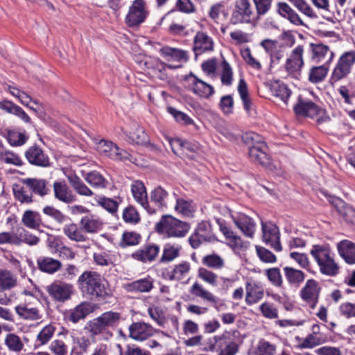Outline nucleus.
Masks as SVG:
<instances>
[{
    "mask_svg": "<svg viewBox=\"0 0 355 355\" xmlns=\"http://www.w3.org/2000/svg\"><path fill=\"white\" fill-rule=\"evenodd\" d=\"M43 212L59 223H63L67 218L64 214L53 206H46L43 208Z\"/></svg>",
    "mask_w": 355,
    "mask_h": 355,
    "instance_id": "774afa93",
    "label": "nucleus"
},
{
    "mask_svg": "<svg viewBox=\"0 0 355 355\" xmlns=\"http://www.w3.org/2000/svg\"><path fill=\"white\" fill-rule=\"evenodd\" d=\"M259 311L264 318L276 319L278 318V309L272 302H264L259 306Z\"/></svg>",
    "mask_w": 355,
    "mask_h": 355,
    "instance_id": "4d7b16f0",
    "label": "nucleus"
},
{
    "mask_svg": "<svg viewBox=\"0 0 355 355\" xmlns=\"http://www.w3.org/2000/svg\"><path fill=\"white\" fill-rule=\"evenodd\" d=\"M38 268L42 272L53 274L61 268V263L51 257H41L37 260Z\"/></svg>",
    "mask_w": 355,
    "mask_h": 355,
    "instance_id": "ea45409f",
    "label": "nucleus"
},
{
    "mask_svg": "<svg viewBox=\"0 0 355 355\" xmlns=\"http://www.w3.org/2000/svg\"><path fill=\"white\" fill-rule=\"evenodd\" d=\"M322 343L321 338L315 334H310L299 344L300 349H311Z\"/></svg>",
    "mask_w": 355,
    "mask_h": 355,
    "instance_id": "e2e57ef3",
    "label": "nucleus"
},
{
    "mask_svg": "<svg viewBox=\"0 0 355 355\" xmlns=\"http://www.w3.org/2000/svg\"><path fill=\"white\" fill-rule=\"evenodd\" d=\"M26 297L15 307V311L19 318L22 320L35 321L42 317L40 310L39 299L29 292L24 291Z\"/></svg>",
    "mask_w": 355,
    "mask_h": 355,
    "instance_id": "7ed1b4c3",
    "label": "nucleus"
},
{
    "mask_svg": "<svg viewBox=\"0 0 355 355\" xmlns=\"http://www.w3.org/2000/svg\"><path fill=\"white\" fill-rule=\"evenodd\" d=\"M234 224L247 238L252 239L256 232V223L253 218L244 213L235 212L231 214Z\"/></svg>",
    "mask_w": 355,
    "mask_h": 355,
    "instance_id": "9b49d317",
    "label": "nucleus"
},
{
    "mask_svg": "<svg viewBox=\"0 0 355 355\" xmlns=\"http://www.w3.org/2000/svg\"><path fill=\"white\" fill-rule=\"evenodd\" d=\"M149 15L147 4L144 0H134L128 8L125 23L129 28H137L143 24Z\"/></svg>",
    "mask_w": 355,
    "mask_h": 355,
    "instance_id": "423d86ee",
    "label": "nucleus"
},
{
    "mask_svg": "<svg viewBox=\"0 0 355 355\" xmlns=\"http://www.w3.org/2000/svg\"><path fill=\"white\" fill-rule=\"evenodd\" d=\"M237 89L242 100L244 109L247 112L250 113L252 109V103L249 97L247 84L243 79L239 80Z\"/></svg>",
    "mask_w": 355,
    "mask_h": 355,
    "instance_id": "3c124183",
    "label": "nucleus"
},
{
    "mask_svg": "<svg viewBox=\"0 0 355 355\" xmlns=\"http://www.w3.org/2000/svg\"><path fill=\"white\" fill-rule=\"evenodd\" d=\"M277 347L264 339H261L254 349V355H275Z\"/></svg>",
    "mask_w": 355,
    "mask_h": 355,
    "instance_id": "603ef678",
    "label": "nucleus"
},
{
    "mask_svg": "<svg viewBox=\"0 0 355 355\" xmlns=\"http://www.w3.org/2000/svg\"><path fill=\"white\" fill-rule=\"evenodd\" d=\"M55 330L56 327L52 324H49L44 327L36 336L34 349H37L42 346L46 345L53 338Z\"/></svg>",
    "mask_w": 355,
    "mask_h": 355,
    "instance_id": "cd10ccee",
    "label": "nucleus"
},
{
    "mask_svg": "<svg viewBox=\"0 0 355 355\" xmlns=\"http://www.w3.org/2000/svg\"><path fill=\"white\" fill-rule=\"evenodd\" d=\"M28 161L31 164L40 166H47L49 165V159L43 150L38 146L30 147L25 153Z\"/></svg>",
    "mask_w": 355,
    "mask_h": 355,
    "instance_id": "b1692460",
    "label": "nucleus"
},
{
    "mask_svg": "<svg viewBox=\"0 0 355 355\" xmlns=\"http://www.w3.org/2000/svg\"><path fill=\"white\" fill-rule=\"evenodd\" d=\"M96 309V305L89 302H82L74 309L69 310L67 315V319L73 324L83 320L86 316Z\"/></svg>",
    "mask_w": 355,
    "mask_h": 355,
    "instance_id": "f3484780",
    "label": "nucleus"
},
{
    "mask_svg": "<svg viewBox=\"0 0 355 355\" xmlns=\"http://www.w3.org/2000/svg\"><path fill=\"white\" fill-rule=\"evenodd\" d=\"M131 191L134 199L145 209L150 211L147 192L144 183L136 180L131 184Z\"/></svg>",
    "mask_w": 355,
    "mask_h": 355,
    "instance_id": "a878e982",
    "label": "nucleus"
},
{
    "mask_svg": "<svg viewBox=\"0 0 355 355\" xmlns=\"http://www.w3.org/2000/svg\"><path fill=\"white\" fill-rule=\"evenodd\" d=\"M190 226L188 223L182 222L171 216L163 217L157 224V231L168 237H182L189 231Z\"/></svg>",
    "mask_w": 355,
    "mask_h": 355,
    "instance_id": "39448f33",
    "label": "nucleus"
},
{
    "mask_svg": "<svg viewBox=\"0 0 355 355\" xmlns=\"http://www.w3.org/2000/svg\"><path fill=\"white\" fill-rule=\"evenodd\" d=\"M221 76L220 79L223 85H230L233 80V72L231 67L226 60L221 64Z\"/></svg>",
    "mask_w": 355,
    "mask_h": 355,
    "instance_id": "338daca9",
    "label": "nucleus"
},
{
    "mask_svg": "<svg viewBox=\"0 0 355 355\" xmlns=\"http://www.w3.org/2000/svg\"><path fill=\"white\" fill-rule=\"evenodd\" d=\"M97 150L101 155L115 161L131 160L132 156L128 151L111 141L101 140L97 144Z\"/></svg>",
    "mask_w": 355,
    "mask_h": 355,
    "instance_id": "0eeeda50",
    "label": "nucleus"
},
{
    "mask_svg": "<svg viewBox=\"0 0 355 355\" xmlns=\"http://www.w3.org/2000/svg\"><path fill=\"white\" fill-rule=\"evenodd\" d=\"M190 264L188 262H182L175 266L171 275V279L181 280L189 272Z\"/></svg>",
    "mask_w": 355,
    "mask_h": 355,
    "instance_id": "13d9d810",
    "label": "nucleus"
},
{
    "mask_svg": "<svg viewBox=\"0 0 355 355\" xmlns=\"http://www.w3.org/2000/svg\"><path fill=\"white\" fill-rule=\"evenodd\" d=\"M84 178L94 188L105 189L107 186V180L97 171H92L87 173Z\"/></svg>",
    "mask_w": 355,
    "mask_h": 355,
    "instance_id": "37998d69",
    "label": "nucleus"
},
{
    "mask_svg": "<svg viewBox=\"0 0 355 355\" xmlns=\"http://www.w3.org/2000/svg\"><path fill=\"white\" fill-rule=\"evenodd\" d=\"M180 248L178 246L166 245L163 250L161 262H170L179 256Z\"/></svg>",
    "mask_w": 355,
    "mask_h": 355,
    "instance_id": "bf43d9fd",
    "label": "nucleus"
},
{
    "mask_svg": "<svg viewBox=\"0 0 355 355\" xmlns=\"http://www.w3.org/2000/svg\"><path fill=\"white\" fill-rule=\"evenodd\" d=\"M6 90L12 96L17 98L22 105L29 107L35 112L37 111V107L30 106V103L31 102L34 103L35 105H37V101L33 100L28 94L20 90L18 87L14 85H8Z\"/></svg>",
    "mask_w": 355,
    "mask_h": 355,
    "instance_id": "4c0bfd02",
    "label": "nucleus"
},
{
    "mask_svg": "<svg viewBox=\"0 0 355 355\" xmlns=\"http://www.w3.org/2000/svg\"><path fill=\"white\" fill-rule=\"evenodd\" d=\"M63 233L68 239L73 241L84 242L87 239L82 227H78V225L74 223H69L64 225L63 227Z\"/></svg>",
    "mask_w": 355,
    "mask_h": 355,
    "instance_id": "c756f323",
    "label": "nucleus"
},
{
    "mask_svg": "<svg viewBox=\"0 0 355 355\" xmlns=\"http://www.w3.org/2000/svg\"><path fill=\"white\" fill-rule=\"evenodd\" d=\"M355 62V52L349 51L345 53L339 59L335 67L331 80L336 82L346 78L351 71L352 67Z\"/></svg>",
    "mask_w": 355,
    "mask_h": 355,
    "instance_id": "1a4fd4ad",
    "label": "nucleus"
},
{
    "mask_svg": "<svg viewBox=\"0 0 355 355\" xmlns=\"http://www.w3.org/2000/svg\"><path fill=\"white\" fill-rule=\"evenodd\" d=\"M248 155L252 162H257L266 168H272L270 159L267 154V146L264 143L253 145L250 148Z\"/></svg>",
    "mask_w": 355,
    "mask_h": 355,
    "instance_id": "4468645a",
    "label": "nucleus"
},
{
    "mask_svg": "<svg viewBox=\"0 0 355 355\" xmlns=\"http://www.w3.org/2000/svg\"><path fill=\"white\" fill-rule=\"evenodd\" d=\"M337 249L340 256L349 264L355 263V244L343 240L338 243Z\"/></svg>",
    "mask_w": 355,
    "mask_h": 355,
    "instance_id": "bb28decb",
    "label": "nucleus"
},
{
    "mask_svg": "<svg viewBox=\"0 0 355 355\" xmlns=\"http://www.w3.org/2000/svg\"><path fill=\"white\" fill-rule=\"evenodd\" d=\"M202 263L209 268L220 270L225 266V260L218 254L212 253L204 256Z\"/></svg>",
    "mask_w": 355,
    "mask_h": 355,
    "instance_id": "49530a36",
    "label": "nucleus"
},
{
    "mask_svg": "<svg viewBox=\"0 0 355 355\" xmlns=\"http://www.w3.org/2000/svg\"><path fill=\"white\" fill-rule=\"evenodd\" d=\"M214 49V41L207 33L198 31L193 38V49L196 55H200Z\"/></svg>",
    "mask_w": 355,
    "mask_h": 355,
    "instance_id": "aec40b11",
    "label": "nucleus"
},
{
    "mask_svg": "<svg viewBox=\"0 0 355 355\" xmlns=\"http://www.w3.org/2000/svg\"><path fill=\"white\" fill-rule=\"evenodd\" d=\"M294 110L297 114L313 117L318 114L319 108L313 102L300 98Z\"/></svg>",
    "mask_w": 355,
    "mask_h": 355,
    "instance_id": "7c9ffc66",
    "label": "nucleus"
},
{
    "mask_svg": "<svg viewBox=\"0 0 355 355\" xmlns=\"http://www.w3.org/2000/svg\"><path fill=\"white\" fill-rule=\"evenodd\" d=\"M68 180L76 192L84 196H92L93 191L76 175H69Z\"/></svg>",
    "mask_w": 355,
    "mask_h": 355,
    "instance_id": "c03bdc74",
    "label": "nucleus"
},
{
    "mask_svg": "<svg viewBox=\"0 0 355 355\" xmlns=\"http://www.w3.org/2000/svg\"><path fill=\"white\" fill-rule=\"evenodd\" d=\"M271 92L273 96L279 98L285 103H287L291 94L286 85L279 82H275L272 85Z\"/></svg>",
    "mask_w": 355,
    "mask_h": 355,
    "instance_id": "864d4df0",
    "label": "nucleus"
},
{
    "mask_svg": "<svg viewBox=\"0 0 355 355\" xmlns=\"http://www.w3.org/2000/svg\"><path fill=\"white\" fill-rule=\"evenodd\" d=\"M320 287L313 279H309L300 291L302 298L313 309L318 300Z\"/></svg>",
    "mask_w": 355,
    "mask_h": 355,
    "instance_id": "a211bd4d",
    "label": "nucleus"
},
{
    "mask_svg": "<svg viewBox=\"0 0 355 355\" xmlns=\"http://www.w3.org/2000/svg\"><path fill=\"white\" fill-rule=\"evenodd\" d=\"M80 225L85 233H96L103 227L102 220L94 215H88L83 217L80 221Z\"/></svg>",
    "mask_w": 355,
    "mask_h": 355,
    "instance_id": "473e14b6",
    "label": "nucleus"
},
{
    "mask_svg": "<svg viewBox=\"0 0 355 355\" xmlns=\"http://www.w3.org/2000/svg\"><path fill=\"white\" fill-rule=\"evenodd\" d=\"M262 240L277 251L282 250L279 228L272 223H261Z\"/></svg>",
    "mask_w": 355,
    "mask_h": 355,
    "instance_id": "f8f14e48",
    "label": "nucleus"
},
{
    "mask_svg": "<svg viewBox=\"0 0 355 355\" xmlns=\"http://www.w3.org/2000/svg\"><path fill=\"white\" fill-rule=\"evenodd\" d=\"M153 287V280L150 277L141 279L125 285V288L130 292H149Z\"/></svg>",
    "mask_w": 355,
    "mask_h": 355,
    "instance_id": "a19ab883",
    "label": "nucleus"
},
{
    "mask_svg": "<svg viewBox=\"0 0 355 355\" xmlns=\"http://www.w3.org/2000/svg\"><path fill=\"white\" fill-rule=\"evenodd\" d=\"M22 184L29 187L32 192L41 196L46 195L49 192L47 182L43 179L26 178L21 180Z\"/></svg>",
    "mask_w": 355,
    "mask_h": 355,
    "instance_id": "f704fd0d",
    "label": "nucleus"
},
{
    "mask_svg": "<svg viewBox=\"0 0 355 355\" xmlns=\"http://www.w3.org/2000/svg\"><path fill=\"white\" fill-rule=\"evenodd\" d=\"M5 345L10 351L18 353L24 349V343L15 334H8L5 338Z\"/></svg>",
    "mask_w": 355,
    "mask_h": 355,
    "instance_id": "5fc2aeb1",
    "label": "nucleus"
},
{
    "mask_svg": "<svg viewBox=\"0 0 355 355\" xmlns=\"http://www.w3.org/2000/svg\"><path fill=\"white\" fill-rule=\"evenodd\" d=\"M264 296L263 287L257 282H248L245 284V302L248 305H252L260 302Z\"/></svg>",
    "mask_w": 355,
    "mask_h": 355,
    "instance_id": "412c9836",
    "label": "nucleus"
},
{
    "mask_svg": "<svg viewBox=\"0 0 355 355\" xmlns=\"http://www.w3.org/2000/svg\"><path fill=\"white\" fill-rule=\"evenodd\" d=\"M198 277L200 279L204 282L210 285L213 287L218 286V276L217 274L214 272L213 271L200 267L198 270Z\"/></svg>",
    "mask_w": 355,
    "mask_h": 355,
    "instance_id": "09e8293b",
    "label": "nucleus"
},
{
    "mask_svg": "<svg viewBox=\"0 0 355 355\" xmlns=\"http://www.w3.org/2000/svg\"><path fill=\"white\" fill-rule=\"evenodd\" d=\"M190 293L193 295L200 297L214 306L218 303V298L197 282H194L191 286Z\"/></svg>",
    "mask_w": 355,
    "mask_h": 355,
    "instance_id": "c85d7f7f",
    "label": "nucleus"
},
{
    "mask_svg": "<svg viewBox=\"0 0 355 355\" xmlns=\"http://www.w3.org/2000/svg\"><path fill=\"white\" fill-rule=\"evenodd\" d=\"M121 314L114 311H107L97 318L89 320L85 329L89 333L92 338L107 331V328L114 327L121 320Z\"/></svg>",
    "mask_w": 355,
    "mask_h": 355,
    "instance_id": "f03ea898",
    "label": "nucleus"
},
{
    "mask_svg": "<svg viewBox=\"0 0 355 355\" xmlns=\"http://www.w3.org/2000/svg\"><path fill=\"white\" fill-rule=\"evenodd\" d=\"M12 190L15 199L21 203L29 204L33 202L32 191L25 184H13Z\"/></svg>",
    "mask_w": 355,
    "mask_h": 355,
    "instance_id": "58836bf2",
    "label": "nucleus"
},
{
    "mask_svg": "<svg viewBox=\"0 0 355 355\" xmlns=\"http://www.w3.org/2000/svg\"><path fill=\"white\" fill-rule=\"evenodd\" d=\"M266 275L272 284L277 287H281L283 284L282 277L277 268H272L266 270Z\"/></svg>",
    "mask_w": 355,
    "mask_h": 355,
    "instance_id": "69168bd1",
    "label": "nucleus"
},
{
    "mask_svg": "<svg viewBox=\"0 0 355 355\" xmlns=\"http://www.w3.org/2000/svg\"><path fill=\"white\" fill-rule=\"evenodd\" d=\"M53 190L55 197L63 202L70 203L75 200V196L64 182H54Z\"/></svg>",
    "mask_w": 355,
    "mask_h": 355,
    "instance_id": "72a5a7b5",
    "label": "nucleus"
},
{
    "mask_svg": "<svg viewBox=\"0 0 355 355\" xmlns=\"http://www.w3.org/2000/svg\"><path fill=\"white\" fill-rule=\"evenodd\" d=\"M78 282L82 292L87 295L101 297L105 293L101 277L96 272H84L79 277Z\"/></svg>",
    "mask_w": 355,
    "mask_h": 355,
    "instance_id": "20e7f679",
    "label": "nucleus"
},
{
    "mask_svg": "<svg viewBox=\"0 0 355 355\" xmlns=\"http://www.w3.org/2000/svg\"><path fill=\"white\" fill-rule=\"evenodd\" d=\"M123 132L131 142L139 145H148L152 150H156V146L148 142V136L144 129L136 123H132L130 127L125 128Z\"/></svg>",
    "mask_w": 355,
    "mask_h": 355,
    "instance_id": "ddd939ff",
    "label": "nucleus"
},
{
    "mask_svg": "<svg viewBox=\"0 0 355 355\" xmlns=\"http://www.w3.org/2000/svg\"><path fill=\"white\" fill-rule=\"evenodd\" d=\"M327 74V68L324 65L313 67L310 70L309 80L312 83L322 81Z\"/></svg>",
    "mask_w": 355,
    "mask_h": 355,
    "instance_id": "680f3d73",
    "label": "nucleus"
},
{
    "mask_svg": "<svg viewBox=\"0 0 355 355\" xmlns=\"http://www.w3.org/2000/svg\"><path fill=\"white\" fill-rule=\"evenodd\" d=\"M312 59L317 62H329L331 61L334 53L326 45L319 44L311 45Z\"/></svg>",
    "mask_w": 355,
    "mask_h": 355,
    "instance_id": "2f4dec72",
    "label": "nucleus"
},
{
    "mask_svg": "<svg viewBox=\"0 0 355 355\" xmlns=\"http://www.w3.org/2000/svg\"><path fill=\"white\" fill-rule=\"evenodd\" d=\"M175 193H168L162 187L155 188L150 193V202L158 207H169L174 204Z\"/></svg>",
    "mask_w": 355,
    "mask_h": 355,
    "instance_id": "6ab92c4d",
    "label": "nucleus"
},
{
    "mask_svg": "<svg viewBox=\"0 0 355 355\" xmlns=\"http://www.w3.org/2000/svg\"><path fill=\"white\" fill-rule=\"evenodd\" d=\"M1 161L6 164H12L17 166H21L23 164V161L21 157L10 151H1Z\"/></svg>",
    "mask_w": 355,
    "mask_h": 355,
    "instance_id": "0e129e2a",
    "label": "nucleus"
},
{
    "mask_svg": "<svg viewBox=\"0 0 355 355\" xmlns=\"http://www.w3.org/2000/svg\"><path fill=\"white\" fill-rule=\"evenodd\" d=\"M310 254L317 263L322 274L334 277L339 273L340 267L336 262L334 254L329 246L314 245L310 250Z\"/></svg>",
    "mask_w": 355,
    "mask_h": 355,
    "instance_id": "f257e3e1",
    "label": "nucleus"
},
{
    "mask_svg": "<svg viewBox=\"0 0 355 355\" xmlns=\"http://www.w3.org/2000/svg\"><path fill=\"white\" fill-rule=\"evenodd\" d=\"M46 291L55 301L64 302L71 298L73 293V286L65 282H54L46 286Z\"/></svg>",
    "mask_w": 355,
    "mask_h": 355,
    "instance_id": "9d476101",
    "label": "nucleus"
},
{
    "mask_svg": "<svg viewBox=\"0 0 355 355\" xmlns=\"http://www.w3.org/2000/svg\"><path fill=\"white\" fill-rule=\"evenodd\" d=\"M255 18L256 14L249 0H238L230 21L233 24L250 23Z\"/></svg>",
    "mask_w": 355,
    "mask_h": 355,
    "instance_id": "6e6552de",
    "label": "nucleus"
},
{
    "mask_svg": "<svg viewBox=\"0 0 355 355\" xmlns=\"http://www.w3.org/2000/svg\"><path fill=\"white\" fill-rule=\"evenodd\" d=\"M284 271L286 280L291 284L299 286L304 280L305 275L300 270L286 266Z\"/></svg>",
    "mask_w": 355,
    "mask_h": 355,
    "instance_id": "de8ad7c7",
    "label": "nucleus"
},
{
    "mask_svg": "<svg viewBox=\"0 0 355 355\" xmlns=\"http://www.w3.org/2000/svg\"><path fill=\"white\" fill-rule=\"evenodd\" d=\"M159 252L158 245L153 244L144 246L142 248L136 250L132 257L133 259L141 262H148L155 260Z\"/></svg>",
    "mask_w": 355,
    "mask_h": 355,
    "instance_id": "393cba45",
    "label": "nucleus"
},
{
    "mask_svg": "<svg viewBox=\"0 0 355 355\" xmlns=\"http://www.w3.org/2000/svg\"><path fill=\"white\" fill-rule=\"evenodd\" d=\"M93 258L95 263L101 266H109L114 263L111 254L107 252H96L93 254Z\"/></svg>",
    "mask_w": 355,
    "mask_h": 355,
    "instance_id": "052dcab7",
    "label": "nucleus"
},
{
    "mask_svg": "<svg viewBox=\"0 0 355 355\" xmlns=\"http://www.w3.org/2000/svg\"><path fill=\"white\" fill-rule=\"evenodd\" d=\"M74 343H77L71 350V355H83L87 353L92 344L91 340L85 336L78 338L76 336Z\"/></svg>",
    "mask_w": 355,
    "mask_h": 355,
    "instance_id": "8fccbe9b",
    "label": "nucleus"
},
{
    "mask_svg": "<svg viewBox=\"0 0 355 355\" xmlns=\"http://www.w3.org/2000/svg\"><path fill=\"white\" fill-rule=\"evenodd\" d=\"M160 53L167 61L180 62L182 60H187L186 53L181 49L164 46L160 49Z\"/></svg>",
    "mask_w": 355,
    "mask_h": 355,
    "instance_id": "79ce46f5",
    "label": "nucleus"
},
{
    "mask_svg": "<svg viewBox=\"0 0 355 355\" xmlns=\"http://www.w3.org/2000/svg\"><path fill=\"white\" fill-rule=\"evenodd\" d=\"M191 90L202 98H209L214 93V87L191 73L187 78Z\"/></svg>",
    "mask_w": 355,
    "mask_h": 355,
    "instance_id": "dca6fc26",
    "label": "nucleus"
},
{
    "mask_svg": "<svg viewBox=\"0 0 355 355\" xmlns=\"http://www.w3.org/2000/svg\"><path fill=\"white\" fill-rule=\"evenodd\" d=\"M304 50L303 46L298 45L291 51L285 64L286 70L289 73H297L302 69L304 65Z\"/></svg>",
    "mask_w": 355,
    "mask_h": 355,
    "instance_id": "2eb2a0df",
    "label": "nucleus"
},
{
    "mask_svg": "<svg viewBox=\"0 0 355 355\" xmlns=\"http://www.w3.org/2000/svg\"><path fill=\"white\" fill-rule=\"evenodd\" d=\"M220 230L228 241V245L235 250H241L247 248V244L243 241L241 238L236 235L230 227H227L224 222L217 220Z\"/></svg>",
    "mask_w": 355,
    "mask_h": 355,
    "instance_id": "4be33fe9",
    "label": "nucleus"
},
{
    "mask_svg": "<svg viewBox=\"0 0 355 355\" xmlns=\"http://www.w3.org/2000/svg\"><path fill=\"white\" fill-rule=\"evenodd\" d=\"M130 336L139 341H142L154 334L153 328L148 324L144 322L133 323L129 327Z\"/></svg>",
    "mask_w": 355,
    "mask_h": 355,
    "instance_id": "5701e85b",
    "label": "nucleus"
},
{
    "mask_svg": "<svg viewBox=\"0 0 355 355\" xmlns=\"http://www.w3.org/2000/svg\"><path fill=\"white\" fill-rule=\"evenodd\" d=\"M332 203L347 222L355 223V210L352 207L347 205L343 200L338 198H335Z\"/></svg>",
    "mask_w": 355,
    "mask_h": 355,
    "instance_id": "e433bc0d",
    "label": "nucleus"
},
{
    "mask_svg": "<svg viewBox=\"0 0 355 355\" xmlns=\"http://www.w3.org/2000/svg\"><path fill=\"white\" fill-rule=\"evenodd\" d=\"M23 224L30 229H37L41 224L40 215L32 210H26L21 218Z\"/></svg>",
    "mask_w": 355,
    "mask_h": 355,
    "instance_id": "a18cd8bd",
    "label": "nucleus"
},
{
    "mask_svg": "<svg viewBox=\"0 0 355 355\" xmlns=\"http://www.w3.org/2000/svg\"><path fill=\"white\" fill-rule=\"evenodd\" d=\"M175 202L174 209L178 214L188 217L193 216L195 211V206L192 201L178 197L175 194L174 202Z\"/></svg>",
    "mask_w": 355,
    "mask_h": 355,
    "instance_id": "c9c22d12",
    "label": "nucleus"
},
{
    "mask_svg": "<svg viewBox=\"0 0 355 355\" xmlns=\"http://www.w3.org/2000/svg\"><path fill=\"white\" fill-rule=\"evenodd\" d=\"M17 284L16 277L8 270L0 271V291L10 289Z\"/></svg>",
    "mask_w": 355,
    "mask_h": 355,
    "instance_id": "6e6d98bb",
    "label": "nucleus"
}]
</instances>
